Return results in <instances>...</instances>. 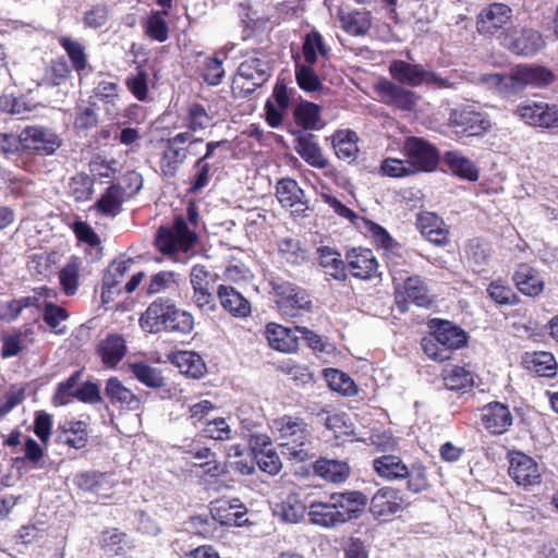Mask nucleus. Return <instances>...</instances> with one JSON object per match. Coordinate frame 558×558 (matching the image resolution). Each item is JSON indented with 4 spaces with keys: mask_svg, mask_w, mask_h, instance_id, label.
<instances>
[{
    "mask_svg": "<svg viewBox=\"0 0 558 558\" xmlns=\"http://www.w3.org/2000/svg\"><path fill=\"white\" fill-rule=\"evenodd\" d=\"M554 73L541 65L519 64L507 73H489L482 76V82L495 88L502 96L509 97L523 92L526 87L541 88L551 84Z\"/></svg>",
    "mask_w": 558,
    "mask_h": 558,
    "instance_id": "obj_1",
    "label": "nucleus"
},
{
    "mask_svg": "<svg viewBox=\"0 0 558 558\" xmlns=\"http://www.w3.org/2000/svg\"><path fill=\"white\" fill-rule=\"evenodd\" d=\"M310 521L324 529H335L340 526L337 518V510L332 505L330 497L327 500L312 501L308 506Z\"/></svg>",
    "mask_w": 558,
    "mask_h": 558,
    "instance_id": "obj_33",
    "label": "nucleus"
},
{
    "mask_svg": "<svg viewBox=\"0 0 558 558\" xmlns=\"http://www.w3.org/2000/svg\"><path fill=\"white\" fill-rule=\"evenodd\" d=\"M109 19V8L107 4L99 3L93 5L90 9L85 11L83 15L84 26L92 29H98L104 27Z\"/></svg>",
    "mask_w": 558,
    "mask_h": 558,
    "instance_id": "obj_60",
    "label": "nucleus"
},
{
    "mask_svg": "<svg viewBox=\"0 0 558 558\" xmlns=\"http://www.w3.org/2000/svg\"><path fill=\"white\" fill-rule=\"evenodd\" d=\"M482 423L492 434H504L512 425V415L508 405L490 402L482 409Z\"/></svg>",
    "mask_w": 558,
    "mask_h": 558,
    "instance_id": "obj_24",
    "label": "nucleus"
},
{
    "mask_svg": "<svg viewBox=\"0 0 558 558\" xmlns=\"http://www.w3.org/2000/svg\"><path fill=\"white\" fill-rule=\"evenodd\" d=\"M173 363L179 367L182 374L192 378H199L206 371L202 356L192 351L178 352L173 357Z\"/></svg>",
    "mask_w": 558,
    "mask_h": 558,
    "instance_id": "obj_41",
    "label": "nucleus"
},
{
    "mask_svg": "<svg viewBox=\"0 0 558 558\" xmlns=\"http://www.w3.org/2000/svg\"><path fill=\"white\" fill-rule=\"evenodd\" d=\"M171 322L167 332L177 335H189L194 328V317L187 311L181 310L177 306L174 314H171Z\"/></svg>",
    "mask_w": 558,
    "mask_h": 558,
    "instance_id": "obj_59",
    "label": "nucleus"
},
{
    "mask_svg": "<svg viewBox=\"0 0 558 558\" xmlns=\"http://www.w3.org/2000/svg\"><path fill=\"white\" fill-rule=\"evenodd\" d=\"M169 11H151L145 22V33L147 36L157 40L158 43H165L169 37V27L166 22V16Z\"/></svg>",
    "mask_w": 558,
    "mask_h": 558,
    "instance_id": "obj_46",
    "label": "nucleus"
},
{
    "mask_svg": "<svg viewBox=\"0 0 558 558\" xmlns=\"http://www.w3.org/2000/svg\"><path fill=\"white\" fill-rule=\"evenodd\" d=\"M268 284L276 296L277 307L283 316L295 318L303 313L312 312V296L304 288L277 275L269 276Z\"/></svg>",
    "mask_w": 558,
    "mask_h": 558,
    "instance_id": "obj_4",
    "label": "nucleus"
},
{
    "mask_svg": "<svg viewBox=\"0 0 558 558\" xmlns=\"http://www.w3.org/2000/svg\"><path fill=\"white\" fill-rule=\"evenodd\" d=\"M276 196L283 207L295 208V211L308 209L305 193L293 179L279 180L276 185Z\"/></svg>",
    "mask_w": 558,
    "mask_h": 558,
    "instance_id": "obj_28",
    "label": "nucleus"
},
{
    "mask_svg": "<svg viewBox=\"0 0 558 558\" xmlns=\"http://www.w3.org/2000/svg\"><path fill=\"white\" fill-rule=\"evenodd\" d=\"M504 46L511 52L532 57L541 51L545 41L539 32L533 28H510L504 37Z\"/></svg>",
    "mask_w": 558,
    "mask_h": 558,
    "instance_id": "obj_13",
    "label": "nucleus"
},
{
    "mask_svg": "<svg viewBox=\"0 0 558 558\" xmlns=\"http://www.w3.org/2000/svg\"><path fill=\"white\" fill-rule=\"evenodd\" d=\"M444 385L453 391H464L473 386V374L461 366H451L444 369Z\"/></svg>",
    "mask_w": 558,
    "mask_h": 558,
    "instance_id": "obj_42",
    "label": "nucleus"
},
{
    "mask_svg": "<svg viewBox=\"0 0 558 558\" xmlns=\"http://www.w3.org/2000/svg\"><path fill=\"white\" fill-rule=\"evenodd\" d=\"M253 458L258 468L269 475L278 474L282 468L281 460L274 448H268L265 452H258Z\"/></svg>",
    "mask_w": 558,
    "mask_h": 558,
    "instance_id": "obj_61",
    "label": "nucleus"
},
{
    "mask_svg": "<svg viewBox=\"0 0 558 558\" xmlns=\"http://www.w3.org/2000/svg\"><path fill=\"white\" fill-rule=\"evenodd\" d=\"M514 114L532 126L546 129L558 126V108L554 105L525 101L515 108Z\"/></svg>",
    "mask_w": 558,
    "mask_h": 558,
    "instance_id": "obj_14",
    "label": "nucleus"
},
{
    "mask_svg": "<svg viewBox=\"0 0 558 558\" xmlns=\"http://www.w3.org/2000/svg\"><path fill=\"white\" fill-rule=\"evenodd\" d=\"M210 122L211 117L203 105L194 102L189 106L186 116L184 117V124L187 129L186 132L193 134L203 131L210 125Z\"/></svg>",
    "mask_w": 558,
    "mask_h": 558,
    "instance_id": "obj_49",
    "label": "nucleus"
},
{
    "mask_svg": "<svg viewBox=\"0 0 558 558\" xmlns=\"http://www.w3.org/2000/svg\"><path fill=\"white\" fill-rule=\"evenodd\" d=\"M294 93L283 81L278 80L272 90V97L265 104V117L269 126L279 128L283 121L284 111L290 107Z\"/></svg>",
    "mask_w": 558,
    "mask_h": 558,
    "instance_id": "obj_18",
    "label": "nucleus"
},
{
    "mask_svg": "<svg viewBox=\"0 0 558 558\" xmlns=\"http://www.w3.org/2000/svg\"><path fill=\"white\" fill-rule=\"evenodd\" d=\"M332 145L338 158L351 162L359 151L357 135L351 130L337 131L332 136Z\"/></svg>",
    "mask_w": 558,
    "mask_h": 558,
    "instance_id": "obj_40",
    "label": "nucleus"
},
{
    "mask_svg": "<svg viewBox=\"0 0 558 558\" xmlns=\"http://www.w3.org/2000/svg\"><path fill=\"white\" fill-rule=\"evenodd\" d=\"M278 252L291 265H301L306 260V252L301 247L299 241L291 238L278 242Z\"/></svg>",
    "mask_w": 558,
    "mask_h": 558,
    "instance_id": "obj_53",
    "label": "nucleus"
},
{
    "mask_svg": "<svg viewBox=\"0 0 558 558\" xmlns=\"http://www.w3.org/2000/svg\"><path fill=\"white\" fill-rule=\"evenodd\" d=\"M339 525H343L351 520L357 519L367 505V497L357 490H347L333 493L330 496Z\"/></svg>",
    "mask_w": 558,
    "mask_h": 558,
    "instance_id": "obj_16",
    "label": "nucleus"
},
{
    "mask_svg": "<svg viewBox=\"0 0 558 558\" xmlns=\"http://www.w3.org/2000/svg\"><path fill=\"white\" fill-rule=\"evenodd\" d=\"M62 48L66 51L70 61L78 73L84 71L87 66V56L82 44L72 40L69 37H63L60 40Z\"/></svg>",
    "mask_w": 558,
    "mask_h": 558,
    "instance_id": "obj_55",
    "label": "nucleus"
},
{
    "mask_svg": "<svg viewBox=\"0 0 558 558\" xmlns=\"http://www.w3.org/2000/svg\"><path fill=\"white\" fill-rule=\"evenodd\" d=\"M513 281L519 291L529 296H536L544 290V281L526 264H521L518 267L513 274Z\"/></svg>",
    "mask_w": 558,
    "mask_h": 558,
    "instance_id": "obj_35",
    "label": "nucleus"
},
{
    "mask_svg": "<svg viewBox=\"0 0 558 558\" xmlns=\"http://www.w3.org/2000/svg\"><path fill=\"white\" fill-rule=\"evenodd\" d=\"M94 192L93 179L85 174L78 173L71 179L70 193L76 202H85L89 199Z\"/></svg>",
    "mask_w": 558,
    "mask_h": 558,
    "instance_id": "obj_57",
    "label": "nucleus"
},
{
    "mask_svg": "<svg viewBox=\"0 0 558 558\" xmlns=\"http://www.w3.org/2000/svg\"><path fill=\"white\" fill-rule=\"evenodd\" d=\"M408 300L420 307H428L430 299L424 281L418 277H409L404 281V293L396 294V303L401 312L408 311Z\"/></svg>",
    "mask_w": 558,
    "mask_h": 558,
    "instance_id": "obj_26",
    "label": "nucleus"
},
{
    "mask_svg": "<svg viewBox=\"0 0 558 558\" xmlns=\"http://www.w3.org/2000/svg\"><path fill=\"white\" fill-rule=\"evenodd\" d=\"M59 439L72 448H84L87 444L86 424L82 421L65 423L62 427Z\"/></svg>",
    "mask_w": 558,
    "mask_h": 558,
    "instance_id": "obj_45",
    "label": "nucleus"
},
{
    "mask_svg": "<svg viewBox=\"0 0 558 558\" xmlns=\"http://www.w3.org/2000/svg\"><path fill=\"white\" fill-rule=\"evenodd\" d=\"M512 10L504 3H493L483 9L477 16L476 27L480 34L494 35L511 19Z\"/></svg>",
    "mask_w": 558,
    "mask_h": 558,
    "instance_id": "obj_19",
    "label": "nucleus"
},
{
    "mask_svg": "<svg viewBox=\"0 0 558 558\" xmlns=\"http://www.w3.org/2000/svg\"><path fill=\"white\" fill-rule=\"evenodd\" d=\"M78 277L80 266L77 258L73 257L59 272L60 283L66 295H73L76 293Z\"/></svg>",
    "mask_w": 558,
    "mask_h": 558,
    "instance_id": "obj_54",
    "label": "nucleus"
},
{
    "mask_svg": "<svg viewBox=\"0 0 558 558\" xmlns=\"http://www.w3.org/2000/svg\"><path fill=\"white\" fill-rule=\"evenodd\" d=\"M175 277L177 275L173 271H159L155 274L147 284V294L153 295L175 289L178 287Z\"/></svg>",
    "mask_w": 558,
    "mask_h": 558,
    "instance_id": "obj_58",
    "label": "nucleus"
},
{
    "mask_svg": "<svg viewBox=\"0 0 558 558\" xmlns=\"http://www.w3.org/2000/svg\"><path fill=\"white\" fill-rule=\"evenodd\" d=\"M38 298L22 296L10 301L0 300V319L4 322H14L19 318L23 310L38 306Z\"/></svg>",
    "mask_w": 558,
    "mask_h": 558,
    "instance_id": "obj_43",
    "label": "nucleus"
},
{
    "mask_svg": "<svg viewBox=\"0 0 558 558\" xmlns=\"http://www.w3.org/2000/svg\"><path fill=\"white\" fill-rule=\"evenodd\" d=\"M306 512L305 506L295 497H288L280 505H277L274 513L286 523L300 522Z\"/></svg>",
    "mask_w": 558,
    "mask_h": 558,
    "instance_id": "obj_50",
    "label": "nucleus"
},
{
    "mask_svg": "<svg viewBox=\"0 0 558 558\" xmlns=\"http://www.w3.org/2000/svg\"><path fill=\"white\" fill-rule=\"evenodd\" d=\"M272 429L280 440L282 454L301 462L310 458L312 433L302 417L283 415L275 418Z\"/></svg>",
    "mask_w": 558,
    "mask_h": 558,
    "instance_id": "obj_2",
    "label": "nucleus"
},
{
    "mask_svg": "<svg viewBox=\"0 0 558 558\" xmlns=\"http://www.w3.org/2000/svg\"><path fill=\"white\" fill-rule=\"evenodd\" d=\"M421 347L424 353L434 361L444 362L450 359L449 350L441 347L434 332L422 339Z\"/></svg>",
    "mask_w": 558,
    "mask_h": 558,
    "instance_id": "obj_64",
    "label": "nucleus"
},
{
    "mask_svg": "<svg viewBox=\"0 0 558 558\" xmlns=\"http://www.w3.org/2000/svg\"><path fill=\"white\" fill-rule=\"evenodd\" d=\"M347 270L359 279H371L377 274L378 264L371 250L352 248L345 254Z\"/></svg>",
    "mask_w": 558,
    "mask_h": 558,
    "instance_id": "obj_22",
    "label": "nucleus"
},
{
    "mask_svg": "<svg viewBox=\"0 0 558 558\" xmlns=\"http://www.w3.org/2000/svg\"><path fill=\"white\" fill-rule=\"evenodd\" d=\"M326 379L332 390L338 391L344 396H354L357 392V388L353 379L339 369H327Z\"/></svg>",
    "mask_w": 558,
    "mask_h": 558,
    "instance_id": "obj_52",
    "label": "nucleus"
},
{
    "mask_svg": "<svg viewBox=\"0 0 558 558\" xmlns=\"http://www.w3.org/2000/svg\"><path fill=\"white\" fill-rule=\"evenodd\" d=\"M217 295L223 310L234 317L244 318L251 315V303L231 286L220 284Z\"/></svg>",
    "mask_w": 558,
    "mask_h": 558,
    "instance_id": "obj_30",
    "label": "nucleus"
},
{
    "mask_svg": "<svg viewBox=\"0 0 558 558\" xmlns=\"http://www.w3.org/2000/svg\"><path fill=\"white\" fill-rule=\"evenodd\" d=\"M510 477L523 487H530L541 484L539 466L531 457L517 452L510 459Z\"/></svg>",
    "mask_w": 558,
    "mask_h": 558,
    "instance_id": "obj_17",
    "label": "nucleus"
},
{
    "mask_svg": "<svg viewBox=\"0 0 558 558\" xmlns=\"http://www.w3.org/2000/svg\"><path fill=\"white\" fill-rule=\"evenodd\" d=\"M434 333L437 337L441 347L449 350V356L452 350L460 349L466 345L468 335L459 326L453 325L448 320L434 319Z\"/></svg>",
    "mask_w": 558,
    "mask_h": 558,
    "instance_id": "obj_29",
    "label": "nucleus"
},
{
    "mask_svg": "<svg viewBox=\"0 0 558 558\" xmlns=\"http://www.w3.org/2000/svg\"><path fill=\"white\" fill-rule=\"evenodd\" d=\"M22 148L35 150L39 155L50 156L61 146L62 140L50 128L29 125L21 131Z\"/></svg>",
    "mask_w": 558,
    "mask_h": 558,
    "instance_id": "obj_11",
    "label": "nucleus"
},
{
    "mask_svg": "<svg viewBox=\"0 0 558 558\" xmlns=\"http://www.w3.org/2000/svg\"><path fill=\"white\" fill-rule=\"evenodd\" d=\"M444 162L457 177L471 182L478 180V169L475 163L458 150H449L444 155Z\"/></svg>",
    "mask_w": 558,
    "mask_h": 558,
    "instance_id": "obj_32",
    "label": "nucleus"
},
{
    "mask_svg": "<svg viewBox=\"0 0 558 558\" xmlns=\"http://www.w3.org/2000/svg\"><path fill=\"white\" fill-rule=\"evenodd\" d=\"M75 485L88 493H93L99 497H108L109 492L113 488L116 481L112 474L98 471H86L75 475Z\"/></svg>",
    "mask_w": 558,
    "mask_h": 558,
    "instance_id": "obj_25",
    "label": "nucleus"
},
{
    "mask_svg": "<svg viewBox=\"0 0 558 558\" xmlns=\"http://www.w3.org/2000/svg\"><path fill=\"white\" fill-rule=\"evenodd\" d=\"M403 155L414 173L433 171L439 161L434 145L421 137H408L403 144Z\"/></svg>",
    "mask_w": 558,
    "mask_h": 558,
    "instance_id": "obj_10",
    "label": "nucleus"
},
{
    "mask_svg": "<svg viewBox=\"0 0 558 558\" xmlns=\"http://www.w3.org/2000/svg\"><path fill=\"white\" fill-rule=\"evenodd\" d=\"M308 63L295 64V80L301 89L304 92H317L323 88V83L318 75Z\"/></svg>",
    "mask_w": 558,
    "mask_h": 558,
    "instance_id": "obj_51",
    "label": "nucleus"
},
{
    "mask_svg": "<svg viewBox=\"0 0 558 558\" xmlns=\"http://www.w3.org/2000/svg\"><path fill=\"white\" fill-rule=\"evenodd\" d=\"M373 466L377 475L386 481L407 480V489L414 494L424 492L429 486L427 469L421 462L408 466L400 457L384 454L374 459Z\"/></svg>",
    "mask_w": 558,
    "mask_h": 558,
    "instance_id": "obj_3",
    "label": "nucleus"
},
{
    "mask_svg": "<svg viewBox=\"0 0 558 558\" xmlns=\"http://www.w3.org/2000/svg\"><path fill=\"white\" fill-rule=\"evenodd\" d=\"M295 123L302 128L301 131L319 130L323 128L320 119V107L311 101H301L293 110Z\"/></svg>",
    "mask_w": 558,
    "mask_h": 558,
    "instance_id": "obj_39",
    "label": "nucleus"
},
{
    "mask_svg": "<svg viewBox=\"0 0 558 558\" xmlns=\"http://www.w3.org/2000/svg\"><path fill=\"white\" fill-rule=\"evenodd\" d=\"M449 124L469 136L486 133L492 123L486 112L474 104H463L450 109Z\"/></svg>",
    "mask_w": 558,
    "mask_h": 558,
    "instance_id": "obj_9",
    "label": "nucleus"
},
{
    "mask_svg": "<svg viewBox=\"0 0 558 558\" xmlns=\"http://www.w3.org/2000/svg\"><path fill=\"white\" fill-rule=\"evenodd\" d=\"M202 142V138L194 137L190 132H181L169 137L160 158L162 174L167 178H174L187 158L189 147Z\"/></svg>",
    "mask_w": 558,
    "mask_h": 558,
    "instance_id": "obj_8",
    "label": "nucleus"
},
{
    "mask_svg": "<svg viewBox=\"0 0 558 558\" xmlns=\"http://www.w3.org/2000/svg\"><path fill=\"white\" fill-rule=\"evenodd\" d=\"M105 397L110 404L126 411H137L142 407L141 398L126 388L117 377H110L106 381Z\"/></svg>",
    "mask_w": 558,
    "mask_h": 558,
    "instance_id": "obj_23",
    "label": "nucleus"
},
{
    "mask_svg": "<svg viewBox=\"0 0 558 558\" xmlns=\"http://www.w3.org/2000/svg\"><path fill=\"white\" fill-rule=\"evenodd\" d=\"M402 509L403 500L399 492L391 487L378 489L371 499L369 511L377 519L387 520Z\"/></svg>",
    "mask_w": 558,
    "mask_h": 558,
    "instance_id": "obj_20",
    "label": "nucleus"
},
{
    "mask_svg": "<svg viewBox=\"0 0 558 558\" xmlns=\"http://www.w3.org/2000/svg\"><path fill=\"white\" fill-rule=\"evenodd\" d=\"M272 74L271 60L264 53H256L242 61L236 71V82L243 81L241 88L252 94L268 82Z\"/></svg>",
    "mask_w": 558,
    "mask_h": 558,
    "instance_id": "obj_7",
    "label": "nucleus"
},
{
    "mask_svg": "<svg viewBox=\"0 0 558 558\" xmlns=\"http://www.w3.org/2000/svg\"><path fill=\"white\" fill-rule=\"evenodd\" d=\"M343 28L353 36L365 35L371 28V20L366 13L350 14L343 20Z\"/></svg>",
    "mask_w": 558,
    "mask_h": 558,
    "instance_id": "obj_63",
    "label": "nucleus"
},
{
    "mask_svg": "<svg viewBox=\"0 0 558 558\" xmlns=\"http://www.w3.org/2000/svg\"><path fill=\"white\" fill-rule=\"evenodd\" d=\"M266 335L269 344L279 351L291 352L298 348V336L295 331L278 324H268Z\"/></svg>",
    "mask_w": 558,
    "mask_h": 558,
    "instance_id": "obj_37",
    "label": "nucleus"
},
{
    "mask_svg": "<svg viewBox=\"0 0 558 558\" xmlns=\"http://www.w3.org/2000/svg\"><path fill=\"white\" fill-rule=\"evenodd\" d=\"M133 376L143 385L149 388H161L166 385L160 369L153 367L144 362H137L130 365Z\"/></svg>",
    "mask_w": 558,
    "mask_h": 558,
    "instance_id": "obj_44",
    "label": "nucleus"
},
{
    "mask_svg": "<svg viewBox=\"0 0 558 558\" xmlns=\"http://www.w3.org/2000/svg\"><path fill=\"white\" fill-rule=\"evenodd\" d=\"M389 74L392 80L403 86L414 88L426 84L437 88H453V83L439 74L427 71L418 63L404 60H393L389 64Z\"/></svg>",
    "mask_w": 558,
    "mask_h": 558,
    "instance_id": "obj_5",
    "label": "nucleus"
},
{
    "mask_svg": "<svg viewBox=\"0 0 558 558\" xmlns=\"http://www.w3.org/2000/svg\"><path fill=\"white\" fill-rule=\"evenodd\" d=\"M118 84L109 81H100L93 90L90 99H96L106 105L108 113H113L111 107H114L118 99Z\"/></svg>",
    "mask_w": 558,
    "mask_h": 558,
    "instance_id": "obj_56",
    "label": "nucleus"
},
{
    "mask_svg": "<svg viewBox=\"0 0 558 558\" xmlns=\"http://www.w3.org/2000/svg\"><path fill=\"white\" fill-rule=\"evenodd\" d=\"M412 166L405 159L387 158L383 161L380 170L384 175L402 178L414 174Z\"/></svg>",
    "mask_w": 558,
    "mask_h": 558,
    "instance_id": "obj_62",
    "label": "nucleus"
},
{
    "mask_svg": "<svg viewBox=\"0 0 558 558\" xmlns=\"http://www.w3.org/2000/svg\"><path fill=\"white\" fill-rule=\"evenodd\" d=\"M290 133L295 137L294 149L304 161L317 169H325L328 166V160L312 133L301 130H290Z\"/></svg>",
    "mask_w": 558,
    "mask_h": 558,
    "instance_id": "obj_21",
    "label": "nucleus"
},
{
    "mask_svg": "<svg viewBox=\"0 0 558 558\" xmlns=\"http://www.w3.org/2000/svg\"><path fill=\"white\" fill-rule=\"evenodd\" d=\"M197 241L195 231H192L186 219L179 216L174 219L171 228L161 227L158 230L156 244L161 253L174 254L177 252H187Z\"/></svg>",
    "mask_w": 558,
    "mask_h": 558,
    "instance_id": "obj_6",
    "label": "nucleus"
},
{
    "mask_svg": "<svg viewBox=\"0 0 558 558\" xmlns=\"http://www.w3.org/2000/svg\"><path fill=\"white\" fill-rule=\"evenodd\" d=\"M318 54L327 56L328 49L320 33L314 29L304 37L303 56L306 63L314 65L317 62Z\"/></svg>",
    "mask_w": 558,
    "mask_h": 558,
    "instance_id": "obj_48",
    "label": "nucleus"
},
{
    "mask_svg": "<svg viewBox=\"0 0 558 558\" xmlns=\"http://www.w3.org/2000/svg\"><path fill=\"white\" fill-rule=\"evenodd\" d=\"M319 266L324 272L338 281H344L348 278L347 262L341 258V254L329 246H319L317 248Z\"/></svg>",
    "mask_w": 558,
    "mask_h": 558,
    "instance_id": "obj_31",
    "label": "nucleus"
},
{
    "mask_svg": "<svg viewBox=\"0 0 558 558\" xmlns=\"http://www.w3.org/2000/svg\"><path fill=\"white\" fill-rule=\"evenodd\" d=\"M316 475L331 483H342L350 475V468L344 461L320 458L314 464Z\"/></svg>",
    "mask_w": 558,
    "mask_h": 558,
    "instance_id": "obj_36",
    "label": "nucleus"
},
{
    "mask_svg": "<svg viewBox=\"0 0 558 558\" xmlns=\"http://www.w3.org/2000/svg\"><path fill=\"white\" fill-rule=\"evenodd\" d=\"M125 190L120 184H111L95 203L96 209L106 217H116L122 210Z\"/></svg>",
    "mask_w": 558,
    "mask_h": 558,
    "instance_id": "obj_38",
    "label": "nucleus"
},
{
    "mask_svg": "<svg viewBox=\"0 0 558 558\" xmlns=\"http://www.w3.org/2000/svg\"><path fill=\"white\" fill-rule=\"evenodd\" d=\"M125 538L126 534L120 532L118 529H108L101 533L99 545L107 556H121L125 553Z\"/></svg>",
    "mask_w": 558,
    "mask_h": 558,
    "instance_id": "obj_47",
    "label": "nucleus"
},
{
    "mask_svg": "<svg viewBox=\"0 0 558 558\" xmlns=\"http://www.w3.org/2000/svg\"><path fill=\"white\" fill-rule=\"evenodd\" d=\"M97 352L106 366L114 367L126 353L125 340L119 335H109L99 342Z\"/></svg>",
    "mask_w": 558,
    "mask_h": 558,
    "instance_id": "obj_34",
    "label": "nucleus"
},
{
    "mask_svg": "<svg viewBox=\"0 0 558 558\" xmlns=\"http://www.w3.org/2000/svg\"><path fill=\"white\" fill-rule=\"evenodd\" d=\"M133 264L132 258H122L113 260L107 268L102 278V303H109L114 295L120 292L118 289L122 278L129 271Z\"/></svg>",
    "mask_w": 558,
    "mask_h": 558,
    "instance_id": "obj_27",
    "label": "nucleus"
},
{
    "mask_svg": "<svg viewBox=\"0 0 558 558\" xmlns=\"http://www.w3.org/2000/svg\"><path fill=\"white\" fill-rule=\"evenodd\" d=\"M175 303L168 298H157L151 302L140 318L141 328L150 333H158L169 329L171 314H174Z\"/></svg>",
    "mask_w": 558,
    "mask_h": 558,
    "instance_id": "obj_12",
    "label": "nucleus"
},
{
    "mask_svg": "<svg viewBox=\"0 0 558 558\" xmlns=\"http://www.w3.org/2000/svg\"><path fill=\"white\" fill-rule=\"evenodd\" d=\"M375 88L380 100L388 106L403 111H412L416 106V94L395 81L380 80Z\"/></svg>",
    "mask_w": 558,
    "mask_h": 558,
    "instance_id": "obj_15",
    "label": "nucleus"
}]
</instances>
